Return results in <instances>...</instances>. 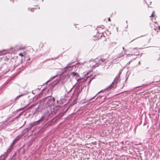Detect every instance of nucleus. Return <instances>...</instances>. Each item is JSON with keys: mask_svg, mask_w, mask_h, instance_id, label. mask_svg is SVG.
Masks as SVG:
<instances>
[{"mask_svg": "<svg viewBox=\"0 0 160 160\" xmlns=\"http://www.w3.org/2000/svg\"><path fill=\"white\" fill-rule=\"evenodd\" d=\"M102 27H103L102 28H104V27L103 26H102Z\"/></svg>", "mask_w": 160, "mask_h": 160, "instance_id": "nucleus-12", "label": "nucleus"}, {"mask_svg": "<svg viewBox=\"0 0 160 160\" xmlns=\"http://www.w3.org/2000/svg\"><path fill=\"white\" fill-rule=\"evenodd\" d=\"M152 29H153L155 31L154 35L156 34L158 32L160 31V26H159L157 23V22H156L154 24L153 27H152Z\"/></svg>", "mask_w": 160, "mask_h": 160, "instance_id": "nucleus-1", "label": "nucleus"}, {"mask_svg": "<svg viewBox=\"0 0 160 160\" xmlns=\"http://www.w3.org/2000/svg\"><path fill=\"white\" fill-rule=\"evenodd\" d=\"M134 40H132V41H134Z\"/></svg>", "mask_w": 160, "mask_h": 160, "instance_id": "nucleus-15", "label": "nucleus"}, {"mask_svg": "<svg viewBox=\"0 0 160 160\" xmlns=\"http://www.w3.org/2000/svg\"><path fill=\"white\" fill-rule=\"evenodd\" d=\"M139 52L138 51V50L136 49H134L133 50V54L135 55H137L139 54Z\"/></svg>", "mask_w": 160, "mask_h": 160, "instance_id": "nucleus-3", "label": "nucleus"}, {"mask_svg": "<svg viewBox=\"0 0 160 160\" xmlns=\"http://www.w3.org/2000/svg\"><path fill=\"white\" fill-rule=\"evenodd\" d=\"M154 13H155L154 11H153L152 12V15H151V16H150V17L151 18L155 17V16L154 15Z\"/></svg>", "mask_w": 160, "mask_h": 160, "instance_id": "nucleus-6", "label": "nucleus"}, {"mask_svg": "<svg viewBox=\"0 0 160 160\" xmlns=\"http://www.w3.org/2000/svg\"><path fill=\"white\" fill-rule=\"evenodd\" d=\"M52 100H53V101L54 102V99H49L48 100V102H51Z\"/></svg>", "mask_w": 160, "mask_h": 160, "instance_id": "nucleus-8", "label": "nucleus"}, {"mask_svg": "<svg viewBox=\"0 0 160 160\" xmlns=\"http://www.w3.org/2000/svg\"><path fill=\"white\" fill-rule=\"evenodd\" d=\"M40 44H41L42 48V46H43V44L42 43H41Z\"/></svg>", "mask_w": 160, "mask_h": 160, "instance_id": "nucleus-11", "label": "nucleus"}, {"mask_svg": "<svg viewBox=\"0 0 160 160\" xmlns=\"http://www.w3.org/2000/svg\"><path fill=\"white\" fill-rule=\"evenodd\" d=\"M20 138H21V137H20V136H18V137H17L16 138V139H16V140L17 141H18V140L20 139Z\"/></svg>", "mask_w": 160, "mask_h": 160, "instance_id": "nucleus-7", "label": "nucleus"}, {"mask_svg": "<svg viewBox=\"0 0 160 160\" xmlns=\"http://www.w3.org/2000/svg\"><path fill=\"white\" fill-rule=\"evenodd\" d=\"M100 28H99V27H98V30H99L100 29Z\"/></svg>", "mask_w": 160, "mask_h": 160, "instance_id": "nucleus-13", "label": "nucleus"}, {"mask_svg": "<svg viewBox=\"0 0 160 160\" xmlns=\"http://www.w3.org/2000/svg\"><path fill=\"white\" fill-rule=\"evenodd\" d=\"M71 74L73 76H78V73L75 72H72Z\"/></svg>", "mask_w": 160, "mask_h": 160, "instance_id": "nucleus-5", "label": "nucleus"}, {"mask_svg": "<svg viewBox=\"0 0 160 160\" xmlns=\"http://www.w3.org/2000/svg\"><path fill=\"white\" fill-rule=\"evenodd\" d=\"M26 52H21L19 54V55L22 57L25 56L26 54Z\"/></svg>", "mask_w": 160, "mask_h": 160, "instance_id": "nucleus-4", "label": "nucleus"}, {"mask_svg": "<svg viewBox=\"0 0 160 160\" xmlns=\"http://www.w3.org/2000/svg\"><path fill=\"white\" fill-rule=\"evenodd\" d=\"M17 141V140H16V139H15L13 141V143H13V144H14V143H16Z\"/></svg>", "mask_w": 160, "mask_h": 160, "instance_id": "nucleus-9", "label": "nucleus"}, {"mask_svg": "<svg viewBox=\"0 0 160 160\" xmlns=\"http://www.w3.org/2000/svg\"><path fill=\"white\" fill-rule=\"evenodd\" d=\"M108 21L109 22H111V19H110V18H108Z\"/></svg>", "mask_w": 160, "mask_h": 160, "instance_id": "nucleus-10", "label": "nucleus"}, {"mask_svg": "<svg viewBox=\"0 0 160 160\" xmlns=\"http://www.w3.org/2000/svg\"><path fill=\"white\" fill-rule=\"evenodd\" d=\"M124 47H123V50H124Z\"/></svg>", "mask_w": 160, "mask_h": 160, "instance_id": "nucleus-14", "label": "nucleus"}, {"mask_svg": "<svg viewBox=\"0 0 160 160\" xmlns=\"http://www.w3.org/2000/svg\"><path fill=\"white\" fill-rule=\"evenodd\" d=\"M97 62H98L97 63L98 64V65H99L100 64L104 65L106 63V59H100Z\"/></svg>", "mask_w": 160, "mask_h": 160, "instance_id": "nucleus-2", "label": "nucleus"}, {"mask_svg": "<svg viewBox=\"0 0 160 160\" xmlns=\"http://www.w3.org/2000/svg\"><path fill=\"white\" fill-rule=\"evenodd\" d=\"M137 39V38H135V39H134V40H135V39Z\"/></svg>", "mask_w": 160, "mask_h": 160, "instance_id": "nucleus-17", "label": "nucleus"}, {"mask_svg": "<svg viewBox=\"0 0 160 160\" xmlns=\"http://www.w3.org/2000/svg\"><path fill=\"white\" fill-rule=\"evenodd\" d=\"M137 39V38H135V39H134V40H135V39Z\"/></svg>", "mask_w": 160, "mask_h": 160, "instance_id": "nucleus-16", "label": "nucleus"}]
</instances>
